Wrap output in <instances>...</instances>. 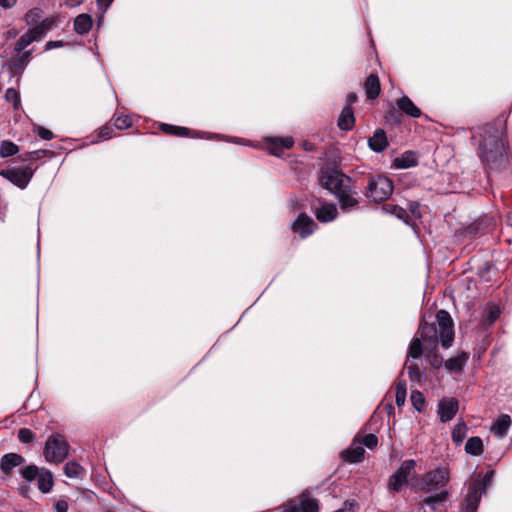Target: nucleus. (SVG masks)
Wrapping results in <instances>:
<instances>
[{"instance_id": "1", "label": "nucleus", "mask_w": 512, "mask_h": 512, "mask_svg": "<svg viewBox=\"0 0 512 512\" xmlns=\"http://www.w3.org/2000/svg\"><path fill=\"white\" fill-rule=\"evenodd\" d=\"M507 143L501 137L491 136L480 142L479 156L484 163L491 164L506 156Z\"/></svg>"}, {"instance_id": "2", "label": "nucleus", "mask_w": 512, "mask_h": 512, "mask_svg": "<svg viewBox=\"0 0 512 512\" xmlns=\"http://www.w3.org/2000/svg\"><path fill=\"white\" fill-rule=\"evenodd\" d=\"M70 445L60 434L48 437L44 447V457L49 463H61L69 454Z\"/></svg>"}, {"instance_id": "3", "label": "nucleus", "mask_w": 512, "mask_h": 512, "mask_svg": "<svg viewBox=\"0 0 512 512\" xmlns=\"http://www.w3.org/2000/svg\"><path fill=\"white\" fill-rule=\"evenodd\" d=\"M393 193L392 181L381 175L369 178L366 196L375 202H382L388 199Z\"/></svg>"}, {"instance_id": "4", "label": "nucleus", "mask_w": 512, "mask_h": 512, "mask_svg": "<svg viewBox=\"0 0 512 512\" xmlns=\"http://www.w3.org/2000/svg\"><path fill=\"white\" fill-rule=\"evenodd\" d=\"M450 480V471L446 467H438L425 473L417 483V486L422 491H432L445 487Z\"/></svg>"}, {"instance_id": "5", "label": "nucleus", "mask_w": 512, "mask_h": 512, "mask_svg": "<svg viewBox=\"0 0 512 512\" xmlns=\"http://www.w3.org/2000/svg\"><path fill=\"white\" fill-rule=\"evenodd\" d=\"M320 182L325 189L337 195L349 185L350 178L338 170L327 169L322 171Z\"/></svg>"}, {"instance_id": "6", "label": "nucleus", "mask_w": 512, "mask_h": 512, "mask_svg": "<svg viewBox=\"0 0 512 512\" xmlns=\"http://www.w3.org/2000/svg\"><path fill=\"white\" fill-rule=\"evenodd\" d=\"M436 322L441 345L449 348L454 340L453 321L450 314L446 310H439L436 314Z\"/></svg>"}, {"instance_id": "7", "label": "nucleus", "mask_w": 512, "mask_h": 512, "mask_svg": "<svg viewBox=\"0 0 512 512\" xmlns=\"http://www.w3.org/2000/svg\"><path fill=\"white\" fill-rule=\"evenodd\" d=\"M416 467V461L413 459L402 462L397 471L389 477L388 487L394 492H399L407 483L408 477Z\"/></svg>"}, {"instance_id": "8", "label": "nucleus", "mask_w": 512, "mask_h": 512, "mask_svg": "<svg viewBox=\"0 0 512 512\" xmlns=\"http://www.w3.org/2000/svg\"><path fill=\"white\" fill-rule=\"evenodd\" d=\"M34 170L29 167L4 169L0 175L21 189H25L32 179Z\"/></svg>"}, {"instance_id": "9", "label": "nucleus", "mask_w": 512, "mask_h": 512, "mask_svg": "<svg viewBox=\"0 0 512 512\" xmlns=\"http://www.w3.org/2000/svg\"><path fill=\"white\" fill-rule=\"evenodd\" d=\"M484 492L478 479H472L468 485V491L464 499L465 512H476L480 499Z\"/></svg>"}, {"instance_id": "10", "label": "nucleus", "mask_w": 512, "mask_h": 512, "mask_svg": "<svg viewBox=\"0 0 512 512\" xmlns=\"http://www.w3.org/2000/svg\"><path fill=\"white\" fill-rule=\"evenodd\" d=\"M459 402L454 397H444L442 398L437 407V414L440 418V421L446 423L452 420L456 413L458 412Z\"/></svg>"}, {"instance_id": "11", "label": "nucleus", "mask_w": 512, "mask_h": 512, "mask_svg": "<svg viewBox=\"0 0 512 512\" xmlns=\"http://www.w3.org/2000/svg\"><path fill=\"white\" fill-rule=\"evenodd\" d=\"M291 228L294 233L299 234L300 237L304 239L315 231L317 224L306 213H300L296 220L293 222Z\"/></svg>"}, {"instance_id": "12", "label": "nucleus", "mask_w": 512, "mask_h": 512, "mask_svg": "<svg viewBox=\"0 0 512 512\" xmlns=\"http://www.w3.org/2000/svg\"><path fill=\"white\" fill-rule=\"evenodd\" d=\"M267 150L274 156H281L286 149H290L294 145L292 137H268L265 139Z\"/></svg>"}, {"instance_id": "13", "label": "nucleus", "mask_w": 512, "mask_h": 512, "mask_svg": "<svg viewBox=\"0 0 512 512\" xmlns=\"http://www.w3.org/2000/svg\"><path fill=\"white\" fill-rule=\"evenodd\" d=\"M421 339L430 345H436L440 341L439 329L435 324L420 323L419 327Z\"/></svg>"}, {"instance_id": "14", "label": "nucleus", "mask_w": 512, "mask_h": 512, "mask_svg": "<svg viewBox=\"0 0 512 512\" xmlns=\"http://www.w3.org/2000/svg\"><path fill=\"white\" fill-rule=\"evenodd\" d=\"M337 207L335 204L324 203L315 209V216L320 222H331L337 217Z\"/></svg>"}, {"instance_id": "15", "label": "nucleus", "mask_w": 512, "mask_h": 512, "mask_svg": "<svg viewBox=\"0 0 512 512\" xmlns=\"http://www.w3.org/2000/svg\"><path fill=\"white\" fill-rule=\"evenodd\" d=\"M24 458L17 453H8L1 458L0 468L5 474H10L13 468L21 465Z\"/></svg>"}, {"instance_id": "16", "label": "nucleus", "mask_w": 512, "mask_h": 512, "mask_svg": "<svg viewBox=\"0 0 512 512\" xmlns=\"http://www.w3.org/2000/svg\"><path fill=\"white\" fill-rule=\"evenodd\" d=\"M368 145L369 148L374 152H382L388 146L385 131L382 129H377L373 136L369 138Z\"/></svg>"}, {"instance_id": "17", "label": "nucleus", "mask_w": 512, "mask_h": 512, "mask_svg": "<svg viewBox=\"0 0 512 512\" xmlns=\"http://www.w3.org/2000/svg\"><path fill=\"white\" fill-rule=\"evenodd\" d=\"M418 164V158L415 152L406 151L393 161V165L397 169H407Z\"/></svg>"}, {"instance_id": "18", "label": "nucleus", "mask_w": 512, "mask_h": 512, "mask_svg": "<svg viewBox=\"0 0 512 512\" xmlns=\"http://www.w3.org/2000/svg\"><path fill=\"white\" fill-rule=\"evenodd\" d=\"M469 359V355L466 352L459 353L456 357H452L448 359L444 366L447 370L454 373L462 372L464 366L466 365Z\"/></svg>"}, {"instance_id": "19", "label": "nucleus", "mask_w": 512, "mask_h": 512, "mask_svg": "<svg viewBox=\"0 0 512 512\" xmlns=\"http://www.w3.org/2000/svg\"><path fill=\"white\" fill-rule=\"evenodd\" d=\"M365 450L361 444L355 442L345 451L342 452L343 458L350 463L361 462L364 458Z\"/></svg>"}, {"instance_id": "20", "label": "nucleus", "mask_w": 512, "mask_h": 512, "mask_svg": "<svg viewBox=\"0 0 512 512\" xmlns=\"http://www.w3.org/2000/svg\"><path fill=\"white\" fill-rule=\"evenodd\" d=\"M354 194H356V192L352 191L350 185H348L336 195L343 210H348L358 204V200L353 197Z\"/></svg>"}, {"instance_id": "21", "label": "nucleus", "mask_w": 512, "mask_h": 512, "mask_svg": "<svg viewBox=\"0 0 512 512\" xmlns=\"http://www.w3.org/2000/svg\"><path fill=\"white\" fill-rule=\"evenodd\" d=\"M398 108L410 117L418 118L421 115V111L412 100L407 96H402L396 102Z\"/></svg>"}, {"instance_id": "22", "label": "nucleus", "mask_w": 512, "mask_h": 512, "mask_svg": "<svg viewBox=\"0 0 512 512\" xmlns=\"http://www.w3.org/2000/svg\"><path fill=\"white\" fill-rule=\"evenodd\" d=\"M510 426H511L510 416L503 414L492 424L491 432L494 433L499 438H502L507 434Z\"/></svg>"}, {"instance_id": "23", "label": "nucleus", "mask_w": 512, "mask_h": 512, "mask_svg": "<svg viewBox=\"0 0 512 512\" xmlns=\"http://www.w3.org/2000/svg\"><path fill=\"white\" fill-rule=\"evenodd\" d=\"M355 117L353 110L349 106H345L338 118V127L341 130L349 131L354 127Z\"/></svg>"}, {"instance_id": "24", "label": "nucleus", "mask_w": 512, "mask_h": 512, "mask_svg": "<svg viewBox=\"0 0 512 512\" xmlns=\"http://www.w3.org/2000/svg\"><path fill=\"white\" fill-rule=\"evenodd\" d=\"M368 99H375L380 93V81L377 75L370 74L364 84Z\"/></svg>"}, {"instance_id": "25", "label": "nucleus", "mask_w": 512, "mask_h": 512, "mask_svg": "<svg viewBox=\"0 0 512 512\" xmlns=\"http://www.w3.org/2000/svg\"><path fill=\"white\" fill-rule=\"evenodd\" d=\"M298 504L300 506L301 512H318L319 506L318 501L315 498L310 497V495L306 492H303L300 497Z\"/></svg>"}, {"instance_id": "26", "label": "nucleus", "mask_w": 512, "mask_h": 512, "mask_svg": "<svg viewBox=\"0 0 512 512\" xmlns=\"http://www.w3.org/2000/svg\"><path fill=\"white\" fill-rule=\"evenodd\" d=\"M37 482H38V489L41 492H43V493L50 492L54 485L52 473L49 470L43 469L37 478Z\"/></svg>"}, {"instance_id": "27", "label": "nucleus", "mask_w": 512, "mask_h": 512, "mask_svg": "<svg viewBox=\"0 0 512 512\" xmlns=\"http://www.w3.org/2000/svg\"><path fill=\"white\" fill-rule=\"evenodd\" d=\"M92 27V18L88 14H80L75 18L74 29L78 34H86Z\"/></svg>"}, {"instance_id": "28", "label": "nucleus", "mask_w": 512, "mask_h": 512, "mask_svg": "<svg viewBox=\"0 0 512 512\" xmlns=\"http://www.w3.org/2000/svg\"><path fill=\"white\" fill-rule=\"evenodd\" d=\"M465 451L467 454H470L472 456L481 455L483 452L482 439L478 436L469 438L465 445Z\"/></svg>"}, {"instance_id": "29", "label": "nucleus", "mask_w": 512, "mask_h": 512, "mask_svg": "<svg viewBox=\"0 0 512 512\" xmlns=\"http://www.w3.org/2000/svg\"><path fill=\"white\" fill-rule=\"evenodd\" d=\"M422 342H424L421 337H415L410 342L408 353H407V362L410 358L416 359L419 358L423 353Z\"/></svg>"}, {"instance_id": "30", "label": "nucleus", "mask_w": 512, "mask_h": 512, "mask_svg": "<svg viewBox=\"0 0 512 512\" xmlns=\"http://www.w3.org/2000/svg\"><path fill=\"white\" fill-rule=\"evenodd\" d=\"M64 473L68 478H80L85 470L79 463L70 461L65 464Z\"/></svg>"}, {"instance_id": "31", "label": "nucleus", "mask_w": 512, "mask_h": 512, "mask_svg": "<svg viewBox=\"0 0 512 512\" xmlns=\"http://www.w3.org/2000/svg\"><path fill=\"white\" fill-rule=\"evenodd\" d=\"M468 432V427L464 421L458 422L452 431V440L456 444L463 442Z\"/></svg>"}, {"instance_id": "32", "label": "nucleus", "mask_w": 512, "mask_h": 512, "mask_svg": "<svg viewBox=\"0 0 512 512\" xmlns=\"http://www.w3.org/2000/svg\"><path fill=\"white\" fill-rule=\"evenodd\" d=\"M382 209L386 212V213H389V214H392L394 216H396L398 219H401L405 222H407L408 220V213L407 211L398 206V205H394V204H385Z\"/></svg>"}, {"instance_id": "33", "label": "nucleus", "mask_w": 512, "mask_h": 512, "mask_svg": "<svg viewBox=\"0 0 512 512\" xmlns=\"http://www.w3.org/2000/svg\"><path fill=\"white\" fill-rule=\"evenodd\" d=\"M18 151H19V148L15 143L8 141V140H4L1 142L0 156L2 158L13 156V155L17 154Z\"/></svg>"}, {"instance_id": "34", "label": "nucleus", "mask_w": 512, "mask_h": 512, "mask_svg": "<svg viewBox=\"0 0 512 512\" xmlns=\"http://www.w3.org/2000/svg\"><path fill=\"white\" fill-rule=\"evenodd\" d=\"M35 41V38L32 37L28 32L23 34L15 44V52L21 53L27 46H29L32 42Z\"/></svg>"}, {"instance_id": "35", "label": "nucleus", "mask_w": 512, "mask_h": 512, "mask_svg": "<svg viewBox=\"0 0 512 512\" xmlns=\"http://www.w3.org/2000/svg\"><path fill=\"white\" fill-rule=\"evenodd\" d=\"M410 399L414 408L417 411H422L425 405V398L423 394L418 390H414L411 392Z\"/></svg>"}, {"instance_id": "36", "label": "nucleus", "mask_w": 512, "mask_h": 512, "mask_svg": "<svg viewBox=\"0 0 512 512\" xmlns=\"http://www.w3.org/2000/svg\"><path fill=\"white\" fill-rule=\"evenodd\" d=\"M161 129L169 134H174L177 136H187L189 130L185 127H177L169 124H162Z\"/></svg>"}, {"instance_id": "37", "label": "nucleus", "mask_w": 512, "mask_h": 512, "mask_svg": "<svg viewBox=\"0 0 512 512\" xmlns=\"http://www.w3.org/2000/svg\"><path fill=\"white\" fill-rule=\"evenodd\" d=\"M361 445H365L369 449H374L378 444V438L374 434H367L356 439Z\"/></svg>"}, {"instance_id": "38", "label": "nucleus", "mask_w": 512, "mask_h": 512, "mask_svg": "<svg viewBox=\"0 0 512 512\" xmlns=\"http://www.w3.org/2000/svg\"><path fill=\"white\" fill-rule=\"evenodd\" d=\"M448 498V492L447 491H440L439 493L435 495L428 496L425 499V503L429 506H434L435 504L442 503L446 501Z\"/></svg>"}, {"instance_id": "39", "label": "nucleus", "mask_w": 512, "mask_h": 512, "mask_svg": "<svg viewBox=\"0 0 512 512\" xmlns=\"http://www.w3.org/2000/svg\"><path fill=\"white\" fill-rule=\"evenodd\" d=\"M39 474L40 472L35 465L27 466L21 471L22 477L27 481H33L34 479H37Z\"/></svg>"}, {"instance_id": "40", "label": "nucleus", "mask_w": 512, "mask_h": 512, "mask_svg": "<svg viewBox=\"0 0 512 512\" xmlns=\"http://www.w3.org/2000/svg\"><path fill=\"white\" fill-rule=\"evenodd\" d=\"M114 125L119 130H124L132 125V120L128 115H119L114 119Z\"/></svg>"}, {"instance_id": "41", "label": "nucleus", "mask_w": 512, "mask_h": 512, "mask_svg": "<svg viewBox=\"0 0 512 512\" xmlns=\"http://www.w3.org/2000/svg\"><path fill=\"white\" fill-rule=\"evenodd\" d=\"M5 99L8 102H12L15 109H18L20 106V96L17 90L14 88H8L5 92Z\"/></svg>"}, {"instance_id": "42", "label": "nucleus", "mask_w": 512, "mask_h": 512, "mask_svg": "<svg viewBox=\"0 0 512 512\" xmlns=\"http://www.w3.org/2000/svg\"><path fill=\"white\" fill-rule=\"evenodd\" d=\"M405 367L408 371L409 378L412 382H420L421 381L422 373L417 365H415V364L408 365L406 363Z\"/></svg>"}, {"instance_id": "43", "label": "nucleus", "mask_w": 512, "mask_h": 512, "mask_svg": "<svg viewBox=\"0 0 512 512\" xmlns=\"http://www.w3.org/2000/svg\"><path fill=\"white\" fill-rule=\"evenodd\" d=\"M500 315L499 307L496 305H490L486 311V322L488 324L494 323Z\"/></svg>"}, {"instance_id": "44", "label": "nucleus", "mask_w": 512, "mask_h": 512, "mask_svg": "<svg viewBox=\"0 0 512 512\" xmlns=\"http://www.w3.org/2000/svg\"><path fill=\"white\" fill-rule=\"evenodd\" d=\"M35 434L28 428H21L18 431V439L22 443H30L34 440Z\"/></svg>"}, {"instance_id": "45", "label": "nucleus", "mask_w": 512, "mask_h": 512, "mask_svg": "<svg viewBox=\"0 0 512 512\" xmlns=\"http://www.w3.org/2000/svg\"><path fill=\"white\" fill-rule=\"evenodd\" d=\"M34 132L44 140H51L54 138V134L52 133V131L41 126L35 127Z\"/></svg>"}, {"instance_id": "46", "label": "nucleus", "mask_w": 512, "mask_h": 512, "mask_svg": "<svg viewBox=\"0 0 512 512\" xmlns=\"http://www.w3.org/2000/svg\"><path fill=\"white\" fill-rule=\"evenodd\" d=\"M492 477H493V472L492 471H489L487 472L483 477L482 479H480V475L478 477H476L475 479H478L479 480V484L481 485V490L485 493L488 485L490 484V482L492 481Z\"/></svg>"}, {"instance_id": "47", "label": "nucleus", "mask_w": 512, "mask_h": 512, "mask_svg": "<svg viewBox=\"0 0 512 512\" xmlns=\"http://www.w3.org/2000/svg\"><path fill=\"white\" fill-rule=\"evenodd\" d=\"M41 17V10L38 9V8H35L33 10H30L28 13H26L25 15V19H26V22L28 24H32L34 23L38 18Z\"/></svg>"}, {"instance_id": "48", "label": "nucleus", "mask_w": 512, "mask_h": 512, "mask_svg": "<svg viewBox=\"0 0 512 512\" xmlns=\"http://www.w3.org/2000/svg\"><path fill=\"white\" fill-rule=\"evenodd\" d=\"M283 512H301L300 506L296 499L290 500L287 504L284 505Z\"/></svg>"}, {"instance_id": "49", "label": "nucleus", "mask_w": 512, "mask_h": 512, "mask_svg": "<svg viewBox=\"0 0 512 512\" xmlns=\"http://www.w3.org/2000/svg\"><path fill=\"white\" fill-rule=\"evenodd\" d=\"M32 37L35 38V41L37 40H40L43 38V36L46 34L44 33V31L42 30L41 27H39L38 25H36L35 27L29 29L27 31Z\"/></svg>"}, {"instance_id": "50", "label": "nucleus", "mask_w": 512, "mask_h": 512, "mask_svg": "<svg viewBox=\"0 0 512 512\" xmlns=\"http://www.w3.org/2000/svg\"><path fill=\"white\" fill-rule=\"evenodd\" d=\"M30 55H31V51L23 52L20 55L18 61L15 63V67H17V68L23 67L26 64V62L28 61V58H29Z\"/></svg>"}, {"instance_id": "51", "label": "nucleus", "mask_w": 512, "mask_h": 512, "mask_svg": "<svg viewBox=\"0 0 512 512\" xmlns=\"http://www.w3.org/2000/svg\"><path fill=\"white\" fill-rule=\"evenodd\" d=\"M355 506V502L345 501L342 508L336 510L335 512H355Z\"/></svg>"}, {"instance_id": "52", "label": "nucleus", "mask_w": 512, "mask_h": 512, "mask_svg": "<svg viewBox=\"0 0 512 512\" xmlns=\"http://www.w3.org/2000/svg\"><path fill=\"white\" fill-rule=\"evenodd\" d=\"M54 24V20L51 19V18H46L44 20H42L38 26L42 28V30L44 31V33H47L51 27L53 26Z\"/></svg>"}, {"instance_id": "53", "label": "nucleus", "mask_w": 512, "mask_h": 512, "mask_svg": "<svg viewBox=\"0 0 512 512\" xmlns=\"http://www.w3.org/2000/svg\"><path fill=\"white\" fill-rule=\"evenodd\" d=\"M68 503L65 500H58L54 504V510L56 512H67L68 511Z\"/></svg>"}, {"instance_id": "54", "label": "nucleus", "mask_w": 512, "mask_h": 512, "mask_svg": "<svg viewBox=\"0 0 512 512\" xmlns=\"http://www.w3.org/2000/svg\"><path fill=\"white\" fill-rule=\"evenodd\" d=\"M406 401V393L395 392V402L398 407H401L405 404Z\"/></svg>"}, {"instance_id": "55", "label": "nucleus", "mask_w": 512, "mask_h": 512, "mask_svg": "<svg viewBox=\"0 0 512 512\" xmlns=\"http://www.w3.org/2000/svg\"><path fill=\"white\" fill-rule=\"evenodd\" d=\"M395 392L407 393L406 392V381L404 379L397 380V383L395 386Z\"/></svg>"}, {"instance_id": "56", "label": "nucleus", "mask_w": 512, "mask_h": 512, "mask_svg": "<svg viewBox=\"0 0 512 512\" xmlns=\"http://www.w3.org/2000/svg\"><path fill=\"white\" fill-rule=\"evenodd\" d=\"M63 46V42L62 41H49L46 43V50H50V49H53V48H58V47H61Z\"/></svg>"}, {"instance_id": "57", "label": "nucleus", "mask_w": 512, "mask_h": 512, "mask_svg": "<svg viewBox=\"0 0 512 512\" xmlns=\"http://www.w3.org/2000/svg\"><path fill=\"white\" fill-rule=\"evenodd\" d=\"M100 136L103 138V139H109L112 137L111 135V129L109 127H103L101 128L100 130Z\"/></svg>"}, {"instance_id": "58", "label": "nucleus", "mask_w": 512, "mask_h": 512, "mask_svg": "<svg viewBox=\"0 0 512 512\" xmlns=\"http://www.w3.org/2000/svg\"><path fill=\"white\" fill-rule=\"evenodd\" d=\"M356 101H357V95L355 93H349L347 95V105L346 106L351 107V105L353 103H355Z\"/></svg>"}, {"instance_id": "59", "label": "nucleus", "mask_w": 512, "mask_h": 512, "mask_svg": "<svg viewBox=\"0 0 512 512\" xmlns=\"http://www.w3.org/2000/svg\"><path fill=\"white\" fill-rule=\"evenodd\" d=\"M113 0H97L98 5L102 7L103 11H106Z\"/></svg>"}, {"instance_id": "60", "label": "nucleus", "mask_w": 512, "mask_h": 512, "mask_svg": "<svg viewBox=\"0 0 512 512\" xmlns=\"http://www.w3.org/2000/svg\"><path fill=\"white\" fill-rule=\"evenodd\" d=\"M16 3V0H0V6L10 8Z\"/></svg>"}, {"instance_id": "61", "label": "nucleus", "mask_w": 512, "mask_h": 512, "mask_svg": "<svg viewBox=\"0 0 512 512\" xmlns=\"http://www.w3.org/2000/svg\"><path fill=\"white\" fill-rule=\"evenodd\" d=\"M67 3L74 7V6H78L82 3V0H67Z\"/></svg>"}, {"instance_id": "62", "label": "nucleus", "mask_w": 512, "mask_h": 512, "mask_svg": "<svg viewBox=\"0 0 512 512\" xmlns=\"http://www.w3.org/2000/svg\"><path fill=\"white\" fill-rule=\"evenodd\" d=\"M417 209H418V205L411 206V212H412L413 214H415V213H416V210H417Z\"/></svg>"}, {"instance_id": "63", "label": "nucleus", "mask_w": 512, "mask_h": 512, "mask_svg": "<svg viewBox=\"0 0 512 512\" xmlns=\"http://www.w3.org/2000/svg\"><path fill=\"white\" fill-rule=\"evenodd\" d=\"M36 154H37V152H31V153L29 154V155H30V159H34V158H35L34 156H35Z\"/></svg>"}, {"instance_id": "64", "label": "nucleus", "mask_w": 512, "mask_h": 512, "mask_svg": "<svg viewBox=\"0 0 512 512\" xmlns=\"http://www.w3.org/2000/svg\"><path fill=\"white\" fill-rule=\"evenodd\" d=\"M387 408H388L389 412H390L391 410H393V406H392L391 404H388V405H387Z\"/></svg>"}]
</instances>
